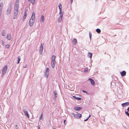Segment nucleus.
<instances>
[{"instance_id":"bb28decb","label":"nucleus","mask_w":129,"mask_h":129,"mask_svg":"<svg viewBox=\"0 0 129 129\" xmlns=\"http://www.w3.org/2000/svg\"><path fill=\"white\" fill-rule=\"evenodd\" d=\"M35 1V0H31V3L34 5Z\"/></svg>"},{"instance_id":"a211bd4d","label":"nucleus","mask_w":129,"mask_h":129,"mask_svg":"<svg viewBox=\"0 0 129 129\" xmlns=\"http://www.w3.org/2000/svg\"><path fill=\"white\" fill-rule=\"evenodd\" d=\"M54 98L56 100V98L57 97V92L56 91L54 90Z\"/></svg>"},{"instance_id":"4be33fe9","label":"nucleus","mask_w":129,"mask_h":129,"mask_svg":"<svg viewBox=\"0 0 129 129\" xmlns=\"http://www.w3.org/2000/svg\"><path fill=\"white\" fill-rule=\"evenodd\" d=\"M96 31L97 32L99 33H100L101 32L100 30L98 28L97 29H96Z\"/></svg>"},{"instance_id":"c85d7f7f","label":"nucleus","mask_w":129,"mask_h":129,"mask_svg":"<svg viewBox=\"0 0 129 129\" xmlns=\"http://www.w3.org/2000/svg\"><path fill=\"white\" fill-rule=\"evenodd\" d=\"M9 46L10 45L9 44H7L5 45V47L7 48H9Z\"/></svg>"},{"instance_id":"a18cd8bd","label":"nucleus","mask_w":129,"mask_h":129,"mask_svg":"<svg viewBox=\"0 0 129 129\" xmlns=\"http://www.w3.org/2000/svg\"><path fill=\"white\" fill-rule=\"evenodd\" d=\"M38 129H40V127L38 126Z\"/></svg>"},{"instance_id":"2eb2a0df","label":"nucleus","mask_w":129,"mask_h":129,"mask_svg":"<svg viewBox=\"0 0 129 129\" xmlns=\"http://www.w3.org/2000/svg\"><path fill=\"white\" fill-rule=\"evenodd\" d=\"M27 15V13H26V11H25L24 13V15L23 17V21L25 19Z\"/></svg>"},{"instance_id":"0eeeda50","label":"nucleus","mask_w":129,"mask_h":129,"mask_svg":"<svg viewBox=\"0 0 129 129\" xmlns=\"http://www.w3.org/2000/svg\"><path fill=\"white\" fill-rule=\"evenodd\" d=\"M11 9V6H10L8 8L7 12V15H8L10 13Z\"/></svg>"},{"instance_id":"f03ea898","label":"nucleus","mask_w":129,"mask_h":129,"mask_svg":"<svg viewBox=\"0 0 129 129\" xmlns=\"http://www.w3.org/2000/svg\"><path fill=\"white\" fill-rule=\"evenodd\" d=\"M55 56L53 55L52 57L51 64V66L52 68H54L55 67Z\"/></svg>"},{"instance_id":"a19ab883","label":"nucleus","mask_w":129,"mask_h":129,"mask_svg":"<svg viewBox=\"0 0 129 129\" xmlns=\"http://www.w3.org/2000/svg\"><path fill=\"white\" fill-rule=\"evenodd\" d=\"M121 73H126V72L125 71H122Z\"/></svg>"},{"instance_id":"49530a36","label":"nucleus","mask_w":129,"mask_h":129,"mask_svg":"<svg viewBox=\"0 0 129 129\" xmlns=\"http://www.w3.org/2000/svg\"><path fill=\"white\" fill-rule=\"evenodd\" d=\"M31 1V0H28V2H29L30 1Z\"/></svg>"},{"instance_id":"09e8293b","label":"nucleus","mask_w":129,"mask_h":129,"mask_svg":"<svg viewBox=\"0 0 129 129\" xmlns=\"http://www.w3.org/2000/svg\"><path fill=\"white\" fill-rule=\"evenodd\" d=\"M128 117H129V114H128Z\"/></svg>"},{"instance_id":"9b49d317","label":"nucleus","mask_w":129,"mask_h":129,"mask_svg":"<svg viewBox=\"0 0 129 129\" xmlns=\"http://www.w3.org/2000/svg\"><path fill=\"white\" fill-rule=\"evenodd\" d=\"M88 80L90 81L91 84L93 85H94L95 83L94 80L91 78H89Z\"/></svg>"},{"instance_id":"72a5a7b5","label":"nucleus","mask_w":129,"mask_h":129,"mask_svg":"<svg viewBox=\"0 0 129 129\" xmlns=\"http://www.w3.org/2000/svg\"><path fill=\"white\" fill-rule=\"evenodd\" d=\"M2 45L3 46H4L5 45L4 42L3 41H2Z\"/></svg>"},{"instance_id":"f257e3e1","label":"nucleus","mask_w":129,"mask_h":129,"mask_svg":"<svg viewBox=\"0 0 129 129\" xmlns=\"http://www.w3.org/2000/svg\"><path fill=\"white\" fill-rule=\"evenodd\" d=\"M35 20V14L34 12L32 14L31 17L29 21V25L31 27L34 24Z\"/></svg>"},{"instance_id":"cd10ccee","label":"nucleus","mask_w":129,"mask_h":129,"mask_svg":"<svg viewBox=\"0 0 129 129\" xmlns=\"http://www.w3.org/2000/svg\"><path fill=\"white\" fill-rule=\"evenodd\" d=\"M3 5V3H1L0 4V7H1V9H2Z\"/></svg>"},{"instance_id":"b1692460","label":"nucleus","mask_w":129,"mask_h":129,"mask_svg":"<svg viewBox=\"0 0 129 129\" xmlns=\"http://www.w3.org/2000/svg\"><path fill=\"white\" fill-rule=\"evenodd\" d=\"M84 72H88V69L87 68H85L84 71Z\"/></svg>"},{"instance_id":"9d476101","label":"nucleus","mask_w":129,"mask_h":129,"mask_svg":"<svg viewBox=\"0 0 129 129\" xmlns=\"http://www.w3.org/2000/svg\"><path fill=\"white\" fill-rule=\"evenodd\" d=\"M129 105V102H127L125 103H123L121 104V106L123 107L128 106Z\"/></svg>"},{"instance_id":"4468645a","label":"nucleus","mask_w":129,"mask_h":129,"mask_svg":"<svg viewBox=\"0 0 129 129\" xmlns=\"http://www.w3.org/2000/svg\"><path fill=\"white\" fill-rule=\"evenodd\" d=\"M23 111L25 115L27 116L28 118H29V116L28 114V111H26L25 109H24Z\"/></svg>"},{"instance_id":"4c0bfd02","label":"nucleus","mask_w":129,"mask_h":129,"mask_svg":"<svg viewBox=\"0 0 129 129\" xmlns=\"http://www.w3.org/2000/svg\"><path fill=\"white\" fill-rule=\"evenodd\" d=\"M88 118H87L86 119H85L84 120V121H87L88 120Z\"/></svg>"},{"instance_id":"a878e982","label":"nucleus","mask_w":129,"mask_h":129,"mask_svg":"<svg viewBox=\"0 0 129 129\" xmlns=\"http://www.w3.org/2000/svg\"><path fill=\"white\" fill-rule=\"evenodd\" d=\"M122 77L126 75V73H120Z\"/></svg>"},{"instance_id":"ea45409f","label":"nucleus","mask_w":129,"mask_h":129,"mask_svg":"<svg viewBox=\"0 0 129 129\" xmlns=\"http://www.w3.org/2000/svg\"><path fill=\"white\" fill-rule=\"evenodd\" d=\"M66 121V120H64V123L65 124H66L65 123Z\"/></svg>"},{"instance_id":"58836bf2","label":"nucleus","mask_w":129,"mask_h":129,"mask_svg":"<svg viewBox=\"0 0 129 129\" xmlns=\"http://www.w3.org/2000/svg\"><path fill=\"white\" fill-rule=\"evenodd\" d=\"M2 9H1V7H0V12H2Z\"/></svg>"},{"instance_id":"c9c22d12","label":"nucleus","mask_w":129,"mask_h":129,"mask_svg":"<svg viewBox=\"0 0 129 129\" xmlns=\"http://www.w3.org/2000/svg\"><path fill=\"white\" fill-rule=\"evenodd\" d=\"M125 113L127 116H128V115L129 114V113H128V111H125Z\"/></svg>"},{"instance_id":"6ab92c4d","label":"nucleus","mask_w":129,"mask_h":129,"mask_svg":"<svg viewBox=\"0 0 129 129\" xmlns=\"http://www.w3.org/2000/svg\"><path fill=\"white\" fill-rule=\"evenodd\" d=\"M73 97L78 100H80L82 99L81 98L77 97L75 96H73Z\"/></svg>"},{"instance_id":"7ed1b4c3","label":"nucleus","mask_w":129,"mask_h":129,"mask_svg":"<svg viewBox=\"0 0 129 129\" xmlns=\"http://www.w3.org/2000/svg\"><path fill=\"white\" fill-rule=\"evenodd\" d=\"M71 114L72 115H73L75 118H79L81 117V115L77 112H76L75 113H71Z\"/></svg>"},{"instance_id":"5701e85b","label":"nucleus","mask_w":129,"mask_h":129,"mask_svg":"<svg viewBox=\"0 0 129 129\" xmlns=\"http://www.w3.org/2000/svg\"><path fill=\"white\" fill-rule=\"evenodd\" d=\"M20 58L19 56L18 57V60H17V63H19L20 61Z\"/></svg>"},{"instance_id":"f704fd0d","label":"nucleus","mask_w":129,"mask_h":129,"mask_svg":"<svg viewBox=\"0 0 129 129\" xmlns=\"http://www.w3.org/2000/svg\"><path fill=\"white\" fill-rule=\"evenodd\" d=\"M17 125H16L15 126L14 129H19L18 127H17Z\"/></svg>"},{"instance_id":"de8ad7c7","label":"nucleus","mask_w":129,"mask_h":129,"mask_svg":"<svg viewBox=\"0 0 129 129\" xmlns=\"http://www.w3.org/2000/svg\"><path fill=\"white\" fill-rule=\"evenodd\" d=\"M4 73H2V76L3 75H4Z\"/></svg>"},{"instance_id":"39448f33","label":"nucleus","mask_w":129,"mask_h":129,"mask_svg":"<svg viewBox=\"0 0 129 129\" xmlns=\"http://www.w3.org/2000/svg\"><path fill=\"white\" fill-rule=\"evenodd\" d=\"M18 11L16 10L14 11V14L13 16V18L14 19H15L16 18L18 14Z\"/></svg>"},{"instance_id":"393cba45","label":"nucleus","mask_w":129,"mask_h":129,"mask_svg":"<svg viewBox=\"0 0 129 129\" xmlns=\"http://www.w3.org/2000/svg\"><path fill=\"white\" fill-rule=\"evenodd\" d=\"M5 31L4 30H3L2 33V35L3 36H4L5 35Z\"/></svg>"},{"instance_id":"6e6552de","label":"nucleus","mask_w":129,"mask_h":129,"mask_svg":"<svg viewBox=\"0 0 129 129\" xmlns=\"http://www.w3.org/2000/svg\"><path fill=\"white\" fill-rule=\"evenodd\" d=\"M8 66L7 65H5L4 67L3 70L2 72L3 73H6V71L7 70Z\"/></svg>"},{"instance_id":"79ce46f5","label":"nucleus","mask_w":129,"mask_h":129,"mask_svg":"<svg viewBox=\"0 0 129 129\" xmlns=\"http://www.w3.org/2000/svg\"><path fill=\"white\" fill-rule=\"evenodd\" d=\"M127 111H128V112L129 111V107L127 109Z\"/></svg>"},{"instance_id":"c03bdc74","label":"nucleus","mask_w":129,"mask_h":129,"mask_svg":"<svg viewBox=\"0 0 129 129\" xmlns=\"http://www.w3.org/2000/svg\"><path fill=\"white\" fill-rule=\"evenodd\" d=\"M90 117V115H89V117H88V119H89V118Z\"/></svg>"},{"instance_id":"e433bc0d","label":"nucleus","mask_w":129,"mask_h":129,"mask_svg":"<svg viewBox=\"0 0 129 129\" xmlns=\"http://www.w3.org/2000/svg\"><path fill=\"white\" fill-rule=\"evenodd\" d=\"M89 35L90 38V39H91V37L92 36V35H91V33L90 32L89 33Z\"/></svg>"},{"instance_id":"2f4dec72","label":"nucleus","mask_w":129,"mask_h":129,"mask_svg":"<svg viewBox=\"0 0 129 129\" xmlns=\"http://www.w3.org/2000/svg\"><path fill=\"white\" fill-rule=\"evenodd\" d=\"M43 116V114L42 113L41 114V116L40 118V120H41L42 119Z\"/></svg>"},{"instance_id":"37998d69","label":"nucleus","mask_w":129,"mask_h":129,"mask_svg":"<svg viewBox=\"0 0 129 129\" xmlns=\"http://www.w3.org/2000/svg\"><path fill=\"white\" fill-rule=\"evenodd\" d=\"M73 0H71V3L72 4L73 2Z\"/></svg>"},{"instance_id":"412c9836","label":"nucleus","mask_w":129,"mask_h":129,"mask_svg":"<svg viewBox=\"0 0 129 129\" xmlns=\"http://www.w3.org/2000/svg\"><path fill=\"white\" fill-rule=\"evenodd\" d=\"M88 57H89L90 58H91L92 56V54L91 53H89L88 54Z\"/></svg>"},{"instance_id":"ddd939ff","label":"nucleus","mask_w":129,"mask_h":129,"mask_svg":"<svg viewBox=\"0 0 129 129\" xmlns=\"http://www.w3.org/2000/svg\"><path fill=\"white\" fill-rule=\"evenodd\" d=\"M58 7L59 9L60 10V12L59 13H63L61 12L62 6L61 4L60 3L59 4Z\"/></svg>"},{"instance_id":"7c9ffc66","label":"nucleus","mask_w":129,"mask_h":129,"mask_svg":"<svg viewBox=\"0 0 129 129\" xmlns=\"http://www.w3.org/2000/svg\"><path fill=\"white\" fill-rule=\"evenodd\" d=\"M49 71V69L48 68H46L45 73H48Z\"/></svg>"},{"instance_id":"1a4fd4ad","label":"nucleus","mask_w":129,"mask_h":129,"mask_svg":"<svg viewBox=\"0 0 129 129\" xmlns=\"http://www.w3.org/2000/svg\"><path fill=\"white\" fill-rule=\"evenodd\" d=\"M82 109V107H74V110L76 111H79L81 110Z\"/></svg>"},{"instance_id":"20e7f679","label":"nucleus","mask_w":129,"mask_h":129,"mask_svg":"<svg viewBox=\"0 0 129 129\" xmlns=\"http://www.w3.org/2000/svg\"><path fill=\"white\" fill-rule=\"evenodd\" d=\"M19 0H16L15 3V11H18L19 8Z\"/></svg>"},{"instance_id":"473e14b6","label":"nucleus","mask_w":129,"mask_h":129,"mask_svg":"<svg viewBox=\"0 0 129 129\" xmlns=\"http://www.w3.org/2000/svg\"><path fill=\"white\" fill-rule=\"evenodd\" d=\"M82 92H83L84 93H86L87 94H89L88 93H87V92L86 91L83 90H82Z\"/></svg>"},{"instance_id":"aec40b11","label":"nucleus","mask_w":129,"mask_h":129,"mask_svg":"<svg viewBox=\"0 0 129 129\" xmlns=\"http://www.w3.org/2000/svg\"><path fill=\"white\" fill-rule=\"evenodd\" d=\"M77 42V39H74L73 40V44L74 45H75L76 44Z\"/></svg>"},{"instance_id":"dca6fc26","label":"nucleus","mask_w":129,"mask_h":129,"mask_svg":"<svg viewBox=\"0 0 129 129\" xmlns=\"http://www.w3.org/2000/svg\"><path fill=\"white\" fill-rule=\"evenodd\" d=\"M11 35L10 34H8L7 37V38L8 39V40H10L11 39Z\"/></svg>"},{"instance_id":"423d86ee","label":"nucleus","mask_w":129,"mask_h":129,"mask_svg":"<svg viewBox=\"0 0 129 129\" xmlns=\"http://www.w3.org/2000/svg\"><path fill=\"white\" fill-rule=\"evenodd\" d=\"M43 46L41 44L40 46V50L39 51V53L41 55H42L43 54L42 52H43Z\"/></svg>"},{"instance_id":"f3484780","label":"nucleus","mask_w":129,"mask_h":129,"mask_svg":"<svg viewBox=\"0 0 129 129\" xmlns=\"http://www.w3.org/2000/svg\"><path fill=\"white\" fill-rule=\"evenodd\" d=\"M44 18L43 15H42L40 18L41 22H44Z\"/></svg>"},{"instance_id":"c756f323","label":"nucleus","mask_w":129,"mask_h":129,"mask_svg":"<svg viewBox=\"0 0 129 129\" xmlns=\"http://www.w3.org/2000/svg\"><path fill=\"white\" fill-rule=\"evenodd\" d=\"M48 73H45V77L47 78L48 76Z\"/></svg>"},{"instance_id":"f8f14e48","label":"nucleus","mask_w":129,"mask_h":129,"mask_svg":"<svg viewBox=\"0 0 129 129\" xmlns=\"http://www.w3.org/2000/svg\"><path fill=\"white\" fill-rule=\"evenodd\" d=\"M60 14V17L59 18L58 20V21L59 22H60L62 20V17L63 16V13H59Z\"/></svg>"}]
</instances>
